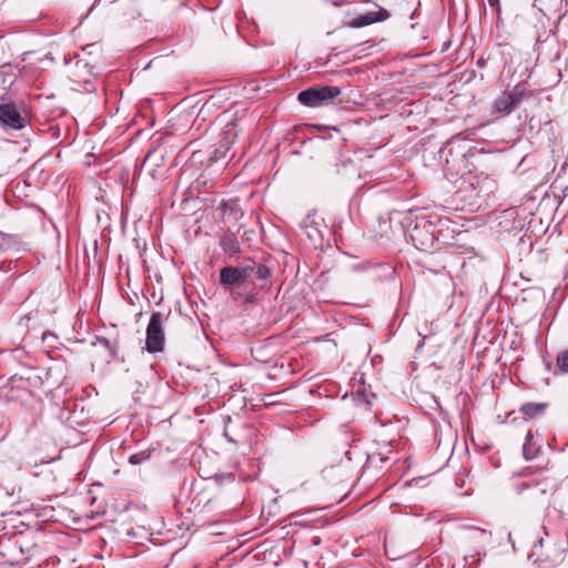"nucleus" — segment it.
<instances>
[{
	"mask_svg": "<svg viewBox=\"0 0 568 568\" xmlns=\"http://www.w3.org/2000/svg\"><path fill=\"white\" fill-rule=\"evenodd\" d=\"M0 123L12 130H21L29 123L23 102H18L11 92L0 93Z\"/></svg>",
	"mask_w": 568,
	"mask_h": 568,
	"instance_id": "f257e3e1",
	"label": "nucleus"
},
{
	"mask_svg": "<svg viewBox=\"0 0 568 568\" xmlns=\"http://www.w3.org/2000/svg\"><path fill=\"white\" fill-rule=\"evenodd\" d=\"M534 95V91L529 88L527 82H519L513 88H507L494 100L493 113L500 116L508 115L520 103L531 99Z\"/></svg>",
	"mask_w": 568,
	"mask_h": 568,
	"instance_id": "f03ea898",
	"label": "nucleus"
},
{
	"mask_svg": "<svg viewBox=\"0 0 568 568\" xmlns=\"http://www.w3.org/2000/svg\"><path fill=\"white\" fill-rule=\"evenodd\" d=\"M254 271L253 265L245 266H225L220 270V283L225 288L230 290L234 300L244 298L245 295L239 291L240 287L245 290L250 287L248 278Z\"/></svg>",
	"mask_w": 568,
	"mask_h": 568,
	"instance_id": "7ed1b4c3",
	"label": "nucleus"
},
{
	"mask_svg": "<svg viewBox=\"0 0 568 568\" xmlns=\"http://www.w3.org/2000/svg\"><path fill=\"white\" fill-rule=\"evenodd\" d=\"M24 549L32 550L30 540L0 536V564L18 566L24 560Z\"/></svg>",
	"mask_w": 568,
	"mask_h": 568,
	"instance_id": "20e7f679",
	"label": "nucleus"
},
{
	"mask_svg": "<svg viewBox=\"0 0 568 568\" xmlns=\"http://www.w3.org/2000/svg\"><path fill=\"white\" fill-rule=\"evenodd\" d=\"M341 94V89L333 85H314L298 93L297 100L303 105L316 108Z\"/></svg>",
	"mask_w": 568,
	"mask_h": 568,
	"instance_id": "39448f33",
	"label": "nucleus"
},
{
	"mask_svg": "<svg viewBox=\"0 0 568 568\" xmlns=\"http://www.w3.org/2000/svg\"><path fill=\"white\" fill-rule=\"evenodd\" d=\"M165 317L160 312H154L151 315L150 322L146 327L145 349L149 353L163 352L165 345V335L163 329V322Z\"/></svg>",
	"mask_w": 568,
	"mask_h": 568,
	"instance_id": "423d86ee",
	"label": "nucleus"
},
{
	"mask_svg": "<svg viewBox=\"0 0 568 568\" xmlns=\"http://www.w3.org/2000/svg\"><path fill=\"white\" fill-rule=\"evenodd\" d=\"M251 265L254 266V274L256 284L250 283V290L246 291L244 302L254 303L257 301V295L254 292L256 287L262 291H270L272 287V271L265 264H256L253 262Z\"/></svg>",
	"mask_w": 568,
	"mask_h": 568,
	"instance_id": "0eeeda50",
	"label": "nucleus"
},
{
	"mask_svg": "<svg viewBox=\"0 0 568 568\" xmlns=\"http://www.w3.org/2000/svg\"><path fill=\"white\" fill-rule=\"evenodd\" d=\"M375 8L376 10L374 11L356 14L347 24L352 28H363L376 22H383L390 17V13L386 9L377 4H375Z\"/></svg>",
	"mask_w": 568,
	"mask_h": 568,
	"instance_id": "6e6552de",
	"label": "nucleus"
},
{
	"mask_svg": "<svg viewBox=\"0 0 568 568\" xmlns=\"http://www.w3.org/2000/svg\"><path fill=\"white\" fill-rule=\"evenodd\" d=\"M220 246L222 247L223 252L230 256L236 255L241 252L240 243L233 235L224 234L221 236Z\"/></svg>",
	"mask_w": 568,
	"mask_h": 568,
	"instance_id": "1a4fd4ad",
	"label": "nucleus"
},
{
	"mask_svg": "<svg viewBox=\"0 0 568 568\" xmlns=\"http://www.w3.org/2000/svg\"><path fill=\"white\" fill-rule=\"evenodd\" d=\"M540 446L534 440V436L529 430L523 445V455L525 459L531 460L537 457Z\"/></svg>",
	"mask_w": 568,
	"mask_h": 568,
	"instance_id": "9d476101",
	"label": "nucleus"
},
{
	"mask_svg": "<svg viewBox=\"0 0 568 568\" xmlns=\"http://www.w3.org/2000/svg\"><path fill=\"white\" fill-rule=\"evenodd\" d=\"M547 403H526L521 405L520 413L528 418H534L537 415H540L547 408Z\"/></svg>",
	"mask_w": 568,
	"mask_h": 568,
	"instance_id": "9b49d317",
	"label": "nucleus"
},
{
	"mask_svg": "<svg viewBox=\"0 0 568 568\" xmlns=\"http://www.w3.org/2000/svg\"><path fill=\"white\" fill-rule=\"evenodd\" d=\"M236 120L229 122L223 129V143L222 148L225 149V152L229 150L230 145L234 143L236 139Z\"/></svg>",
	"mask_w": 568,
	"mask_h": 568,
	"instance_id": "f8f14e48",
	"label": "nucleus"
},
{
	"mask_svg": "<svg viewBox=\"0 0 568 568\" xmlns=\"http://www.w3.org/2000/svg\"><path fill=\"white\" fill-rule=\"evenodd\" d=\"M410 239L416 246L420 245L423 250L433 245L434 236L433 234H426L424 239H422V232L418 226H415L410 232Z\"/></svg>",
	"mask_w": 568,
	"mask_h": 568,
	"instance_id": "ddd939ff",
	"label": "nucleus"
},
{
	"mask_svg": "<svg viewBox=\"0 0 568 568\" xmlns=\"http://www.w3.org/2000/svg\"><path fill=\"white\" fill-rule=\"evenodd\" d=\"M17 235L0 231V255L18 246Z\"/></svg>",
	"mask_w": 568,
	"mask_h": 568,
	"instance_id": "4468645a",
	"label": "nucleus"
},
{
	"mask_svg": "<svg viewBox=\"0 0 568 568\" xmlns=\"http://www.w3.org/2000/svg\"><path fill=\"white\" fill-rule=\"evenodd\" d=\"M544 548H545V540L541 538L534 545L531 556L536 557L537 561L554 562L555 558H551V556L549 554H545Z\"/></svg>",
	"mask_w": 568,
	"mask_h": 568,
	"instance_id": "2eb2a0df",
	"label": "nucleus"
},
{
	"mask_svg": "<svg viewBox=\"0 0 568 568\" xmlns=\"http://www.w3.org/2000/svg\"><path fill=\"white\" fill-rule=\"evenodd\" d=\"M568 374V349L560 352L556 358L555 376Z\"/></svg>",
	"mask_w": 568,
	"mask_h": 568,
	"instance_id": "dca6fc26",
	"label": "nucleus"
},
{
	"mask_svg": "<svg viewBox=\"0 0 568 568\" xmlns=\"http://www.w3.org/2000/svg\"><path fill=\"white\" fill-rule=\"evenodd\" d=\"M30 545L32 547V550L29 551V550L24 549V557L26 558H24V560H23V562L21 565H28V564H30L32 561H37L41 557V552H40L39 548L34 544H32L31 541H30Z\"/></svg>",
	"mask_w": 568,
	"mask_h": 568,
	"instance_id": "f3484780",
	"label": "nucleus"
},
{
	"mask_svg": "<svg viewBox=\"0 0 568 568\" xmlns=\"http://www.w3.org/2000/svg\"><path fill=\"white\" fill-rule=\"evenodd\" d=\"M146 458H149V455H145L144 453H138V454L131 455L129 458V462L132 465H139Z\"/></svg>",
	"mask_w": 568,
	"mask_h": 568,
	"instance_id": "a211bd4d",
	"label": "nucleus"
},
{
	"mask_svg": "<svg viewBox=\"0 0 568 568\" xmlns=\"http://www.w3.org/2000/svg\"><path fill=\"white\" fill-rule=\"evenodd\" d=\"M82 51L88 52L89 55L101 51V44L99 42L87 44L82 48Z\"/></svg>",
	"mask_w": 568,
	"mask_h": 568,
	"instance_id": "6ab92c4d",
	"label": "nucleus"
},
{
	"mask_svg": "<svg viewBox=\"0 0 568 568\" xmlns=\"http://www.w3.org/2000/svg\"><path fill=\"white\" fill-rule=\"evenodd\" d=\"M10 264L6 265L4 263H0V283L6 281V275L9 272Z\"/></svg>",
	"mask_w": 568,
	"mask_h": 568,
	"instance_id": "aec40b11",
	"label": "nucleus"
},
{
	"mask_svg": "<svg viewBox=\"0 0 568 568\" xmlns=\"http://www.w3.org/2000/svg\"><path fill=\"white\" fill-rule=\"evenodd\" d=\"M215 478H216V481H223V480L233 481L235 479L233 474L220 475V476H216Z\"/></svg>",
	"mask_w": 568,
	"mask_h": 568,
	"instance_id": "412c9836",
	"label": "nucleus"
},
{
	"mask_svg": "<svg viewBox=\"0 0 568 568\" xmlns=\"http://www.w3.org/2000/svg\"><path fill=\"white\" fill-rule=\"evenodd\" d=\"M453 170H454V164L450 163V160L447 158L446 159V164L444 166V171L446 172V174H450V175H454L453 174Z\"/></svg>",
	"mask_w": 568,
	"mask_h": 568,
	"instance_id": "4be33fe9",
	"label": "nucleus"
},
{
	"mask_svg": "<svg viewBox=\"0 0 568 568\" xmlns=\"http://www.w3.org/2000/svg\"><path fill=\"white\" fill-rule=\"evenodd\" d=\"M227 207V203L225 201H222L219 209H221L222 211H225Z\"/></svg>",
	"mask_w": 568,
	"mask_h": 568,
	"instance_id": "5701e85b",
	"label": "nucleus"
},
{
	"mask_svg": "<svg viewBox=\"0 0 568 568\" xmlns=\"http://www.w3.org/2000/svg\"><path fill=\"white\" fill-rule=\"evenodd\" d=\"M49 336L54 337V335H53L52 333H50V332H45V333H43V335H42V339H43V341H45V339H47V337H49Z\"/></svg>",
	"mask_w": 568,
	"mask_h": 568,
	"instance_id": "b1692460",
	"label": "nucleus"
},
{
	"mask_svg": "<svg viewBox=\"0 0 568 568\" xmlns=\"http://www.w3.org/2000/svg\"><path fill=\"white\" fill-rule=\"evenodd\" d=\"M366 44H369L371 47H373L375 44V41L374 40H366L365 42Z\"/></svg>",
	"mask_w": 568,
	"mask_h": 568,
	"instance_id": "393cba45",
	"label": "nucleus"
},
{
	"mask_svg": "<svg viewBox=\"0 0 568 568\" xmlns=\"http://www.w3.org/2000/svg\"><path fill=\"white\" fill-rule=\"evenodd\" d=\"M546 40H547V39H545V40H540V38H537V43H538L539 45H541L542 43H545V42H546Z\"/></svg>",
	"mask_w": 568,
	"mask_h": 568,
	"instance_id": "a878e982",
	"label": "nucleus"
},
{
	"mask_svg": "<svg viewBox=\"0 0 568 568\" xmlns=\"http://www.w3.org/2000/svg\"><path fill=\"white\" fill-rule=\"evenodd\" d=\"M101 342H102L105 346H109V341H108L106 338H103Z\"/></svg>",
	"mask_w": 568,
	"mask_h": 568,
	"instance_id": "bb28decb",
	"label": "nucleus"
},
{
	"mask_svg": "<svg viewBox=\"0 0 568 568\" xmlns=\"http://www.w3.org/2000/svg\"><path fill=\"white\" fill-rule=\"evenodd\" d=\"M489 4L493 6L494 3H497L498 0H488Z\"/></svg>",
	"mask_w": 568,
	"mask_h": 568,
	"instance_id": "cd10ccee",
	"label": "nucleus"
}]
</instances>
